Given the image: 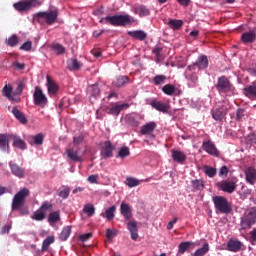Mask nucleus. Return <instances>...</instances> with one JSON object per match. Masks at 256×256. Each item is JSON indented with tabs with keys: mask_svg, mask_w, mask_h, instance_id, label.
Listing matches in <instances>:
<instances>
[{
	"mask_svg": "<svg viewBox=\"0 0 256 256\" xmlns=\"http://www.w3.org/2000/svg\"><path fill=\"white\" fill-rule=\"evenodd\" d=\"M29 189L23 188L14 195L12 200V211H19L20 215H29V208L25 206V201L29 197Z\"/></svg>",
	"mask_w": 256,
	"mask_h": 256,
	"instance_id": "nucleus-1",
	"label": "nucleus"
},
{
	"mask_svg": "<svg viewBox=\"0 0 256 256\" xmlns=\"http://www.w3.org/2000/svg\"><path fill=\"white\" fill-rule=\"evenodd\" d=\"M23 89H25V81L20 80L17 82V88L15 91H13L12 85H5L2 89V95L9 99V101H12V103H20Z\"/></svg>",
	"mask_w": 256,
	"mask_h": 256,
	"instance_id": "nucleus-2",
	"label": "nucleus"
},
{
	"mask_svg": "<svg viewBox=\"0 0 256 256\" xmlns=\"http://www.w3.org/2000/svg\"><path fill=\"white\" fill-rule=\"evenodd\" d=\"M109 23L113 27H127V25H133L135 23V18H133L129 14L125 15H114V16H106L100 20V23Z\"/></svg>",
	"mask_w": 256,
	"mask_h": 256,
	"instance_id": "nucleus-3",
	"label": "nucleus"
},
{
	"mask_svg": "<svg viewBox=\"0 0 256 256\" xmlns=\"http://www.w3.org/2000/svg\"><path fill=\"white\" fill-rule=\"evenodd\" d=\"M256 223V207H251L244 215L240 218V226L243 231L245 229H251Z\"/></svg>",
	"mask_w": 256,
	"mask_h": 256,
	"instance_id": "nucleus-4",
	"label": "nucleus"
},
{
	"mask_svg": "<svg viewBox=\"0 0 256 256\" xmlns=\"http://www.w3.org/2000/svg\"><path fill=\"white\" fill-rule=\"evenodd\" d=\"M214 207L217 213H223L224 215H229L233 208H231V204L224 196H215L213 197Z\"/></svg>",
	"mask_w": 256,
	"mask_h": 256,
	"instance_id": "nucleus-5",
	"label": "nucleus"
},
{
	"mask_svg": "<svg viewBox=\"0 0 256 256\" xmlns=\"http://www.w3.org/2000/svg\"><path fill=\"white\" fill-rule=\"evenodd\" d=\"M57 17H59V11L57 10H51L49 12H38L36 15H34V19H38L39 22L44 19L47 25H53V23L57 21Z\"/></svg>",
	"mask_w": 256,
	"mask_h": 256,
	"instance_id": "nucleus-6",
	"label": "nucleus"
},
{
	"mask_svg": "<svg viewBox=\"0 0 256 256\" xmlns=\"http://www.w3.org/2000/svg\"><path fill=\"white\" fill-rule=\"evenodd\" d=\"M216 89L218 93H231L235 89L233 84L229 80L227 76H221L218 78V82L216 84Z\"/></svg>",
	"mask_w": 256,
	"mask_h": 256,
	"instance_id": "nucleus-7",
	"label": "nucleus"
},
{
	"mask_svg": "<svg viewBox=\"0 0 256 256\" xmlns=\"http://www.w3.org/2000/svg\"><path fill=\"white\" fill-rule=\"evenodd\" d=\"M33 97L35 105L42 108L47 107V103H49V100L47 99V96L43 93V90H41L39 87L35 88Z\"/></svg>",
	"mask_w": 256,
	"mask_h": 256,
	"instance_id": "nucleus-8",
	"label": "nucleus"
},
{
	"mask_svg": "<svg viewBox=\"0 0 256 256\" xmlns=\"http://www.w3.org/2000/svg\"><path fill=\"white\" fill-rule=\"evenodd\" d=\"M124 223L131 235L132 241H137V239H139V226L137 225V221L128 220L127 222Z\"/></svg>",
	"mask_w": 256,
	"mask_h": 256,
	"instance_id": "nucleus-9",
	"label": "nucleus"
},
{
	"mask_svg": "<svg viewBox=\"0 0 256 256\" xmlns=\"http://www.w3.org/2000/svg\"><path fill=\"white\" fill-rule=\"evenodd\" d=\"M113 151H115V146L112 145L111 141H106L102 146L100 155L103 159H109L113 157Z\"/></svg>",
	"mask_w": 256,
	"mask_h": 256,
	"instance_id": "nucleus-10",
	"label": "nucleus"
},
{
	"mask_svg": "<svg viewBox=\"0 0 256 256\" xmlns=\"http://www.w3.org/2000/svg\"><path fill=\"white\" fill-rule=\"evenodd\" d=\"M202 149L208 153V155H212L213 157H219V150L215 147V143L211 140L204 141L202 144Z\"/></svg>",
	"mask_w": 256,
	"mask_h": 256,
	"instance_id": "nucleus-11",
	"label": "nucleus"
},
{
	"mask_svg": "<svg viewBox=\"0 0 256 256\" xmlns=\"http://www.w3.org/2000/svg\"><path fill=\"white\" fill-rule=\"evenodd\" d=\"M120 213L124 217V223H127V221H131V219H133V210L127 203L121 204Z\"/></svg>",
	"mask_w": 256,
	"mask_h": 256,
	"instance_id": "nucleus-12",
	"label": "nucleus"
},
{
	"mask_svg": "<svg viewBox=\"0 0 256 256\" xmlns=\"http://www.w3.org/2000/svg\"><path fill=\"white\" fill-rule=\"evenodd\" d=\"M217 185L219 189L225 193H233L235 189H237V185H235V182L233 181L224 180L222 182H218Z\"/></svg>",
	"mask_w": 256,
	"mask_h": 256,
	"instance_id": "nucleus-13",
	"label": "nucleus"
},
{
	"mask_svg": "<svg viewBox=\"0 0 256 256\" xmlns=\"http://www.w3.org/2000/svg\"><path fill=\"white\" fill-rule=\"evenodd\" d=\"M14 9L19 12L23 11H31L33 7V0H28V1H20L17 3L13 4Z\"/></svg>",
	"mask_w": 256,
	"mask_h": 256,
	"instance_id": "nucleus-14",
	"label": "nucleus"
},
{
	"mask_svg": "<svg viewBox=\"0 0 256 256\" xmlns=\"http://www.w3.org/2000/svg\"><path fill=\"white\" fill-rule=\"evenodd\" d=\"M66 155L70 161H73L74 163H83V156L79 154L78 150H75L74 148H69L66 150Z\"/></svg>",
	"mask_w": 256,
	"mask_h": 256,
	"instance_id": "nucleus-15",
	"label": "nucleus"
},
{
	"mask_svg": "<svg viewBox=\"0 0 256 256\" xmlns=\"http://www.w3.org/2000/svg\"><path fill=\"white\" fill-rule=\"evenodd\" d=\"M47 89H48V94L50 95V97H55V95H57L58 91H59V86L57 85V83H55V81L53 80V78H51V76H47Z\"/></svg>",
	"mask_w": 256,
	"mask_h": 256,
	"instance_id": "nucleus-16",
	"label": "nucleus"
},
{
	"mask_svg": "<svg viewBox=\"0 0 256 256\" xmlns=\"http://www.w3.org/2000/svg\"><path fill=\"white\" fill-rule=\"evenodd\" d=\"M132 11L135 15H139V17H149L151 15V10L145 5L134 6Z\"/></svg>",
	"mask_w": 256,
	"mask_h": 256,
	"instance_id": "nucleus-17",
	"label": "nucleus"
},
{
	"mask_svg": "<svg viewBox=\"0 0 256 256\" xmlns=\"http://www.w3.org/2000/svg\"><path fill=\"white\" fill-rule=\"evenodd\" d=\"M172 153V159L175 163H179L180 165H183L185 161H187V155L179 150H171Z\"/></svg>",
	"mask_w": 256,
	"mask_h": 256,
	"instance_id": "nucleus-18",
	"label": "nucleus"
},
{
	"mask_svg": "<svg viewBox=\"0 0 256 256\" xmlns=\"http://www.w3.org/2000/svg\"><path fill=\"white\" fill-rule=\"evenodd\" d=\"M193 67H197L199 71H202L203 69H207L209 67V59L207 58L206 55H201L198 57Z\"/></svg>",
	"mask_w": 256,
	"mask_h": 256,
	"instance_id": "nucleus-19",
	"label": "nucleus"
},
{
	"mask_svg": "<svg viewBox=\"0 0 256 256\" xmlns=\"http://www.w3.org/2000/svg\"><path fill=\"white\" fill-rule=\"evenodd\" d=\"M151 106L153 107V109H156V111H160V113H169L170 106L168 103L153 100L151 102Z\"/></svg>",
	"mask_w": 256,
	"mask_h": 256,
	"instance_id": "nucleus-20",
	"label": "nucleus"
},
{
	"mask_svg": "<svg viewBox=\"0 0 256 256\" xmlns=\"http://www.w3.org/2000/svg\"><path fill=\"white\" fill-rule=\"evenodd\" d=\"M245 175H246L247 183H249L250 185H255V183H256V169H255V167H253V166L248 167L245 171Z\"/></svg>",
	"mask_w": 256,
	"mask_h": 256,
	"instance_id": "nucleus-21",
	"label": "nucleus"
},
{
	"mask_svg": "<svg viewBox=\"0 0 256 256\" xmlns=\"http://www.w3.org/2000/svg\"><path fill=\"white\" fill-rule=\"evenodd\" d=\"M87 94L90 99H97L99 95H101V88H99V84L90 85L87 87Z\"/></svg>",
	"mask_w": 256,
	"mask_h": 256,
	"instance_id": "nucleus-22",
	"label": "nucleus"
},
{
	"mask_svg": "<svg viewBox=\"0 0 256 256\" xmlns=\"http://www.w3.org/2000/svg\"><path fill=\"white\" fill-rule=\"evenodd\" d=\"M11 113L12 115H14L15 119L19 121V123H21L22 125H27V117L25 116V114H23V112H21V110H19L18 107H14Z\"/></svg>",
	"mask_w": 256,
	"mask_h": 256,
	"instance_id": "nucleus-23",
	"label": "nucleus"
},
{
	"mask_svg": "<svg viewBox=\"0 0 256 256\" xmlns=\"http://www.w3.org/2000/svg\"><path fill=\"white\" fill-rule=\"evenodd\" d=\"M241 247H243V243L239 240L230 239L227 243L228 251H232L233 253H237V251H241Z\"/></svg>",
	"mask_w": 256,
	"mask_h": 256,
	"instance_id": "nucleus-24",
	"label": "nucleus"
},
{
	"mask_svg": "<svg viewBox=\"0 0 256 256\" xmlns=\"http://www.w3.org/2000/svg\"><path fill=\"white\" fill-rule=\"evenodd\" d=\"M124 109H129V104H116L109 108V115L117 116Z\"/></svg>",
	"mask_w": 256,
	"mask_h": 256,
	"instance_id": "nucleus-25",
	"label": "nucleus"
},
{
	"mask_svg": "<svg viewBox=\"0 0 256 256\" xmlns=\"http://www.w3.org/2000/svg\"><path fill=\"white\" fill-rule=\"evenodd\" d=\"M255 39H256V34L253 31H249L241 35V41L245 45L249 43H255Z\"/></svg>",
	"mask_w": 256,
	"mask_h": 256,
	"instance_id": "nucleus-26",
	"label": "nucleus"
},
{
	"mask_svg": "<svg viewBox=\"0 0 256 256\" xmlns=\"http://www.w3.org/2000/svg\"><path fill=\"white\" fill-rule=\"evenodd\" d=\"M128 35L129 37H132V39H137L138 41H145V39H147V33L143 30L129 31Z\"/></svg>",
	"mask_w": 256,
	"mask_h": 256,
	"instance_id": "nucleus-27",
	"label": "nucleus"
},
{
	"mask_svg": "<svg viewBox=\"0 0 256 256\" xmlns=\"http://www.w3.org/2000/svg\"><path fill=\"white\" fill-rule=\"evenodd\" d=\"M12 136L0 134V149L1 151H9V140Z\"/></svg>",
	"mask_w": 256,
	"mask_h": 256,
	"instance_id": "nucleus-28",
	"label": "nucleus"
},
{
	"mask_svg": "<svg viewBox=\"0 0 256 256\" xmlns=\"http://www.w3.org/2000/svg\"><path fill=\"white\" fill-rule=\"evenodd\" d=\"M156 128L157 124L155 122H149L146 125L142 126L141 133L142 135H151Z\"/></svg>",
	"mask_w": 256,
	"mask_h": 256,
	"instance_id": "nucleus-29",
	"label": "nucleus"
},
{
	"mask_svg": "<svg viewBox=\"0 0 256 256\" xmlns=\"http://www.w3.org/2000/svg\"><path fill=\"white\" fill-rule=\"evenodd\" d=\"M117 211V207L115 205L108 208L105 213L101 214V217L107 219V221H113L115 219V212Z\"/></svg>",
	"mask_w": 256,
	"mask_h": 256,
	"instance_id": "nucleus-30",
	"label": "nucleus"
},
{
	"mask_svg": "<svg viewBox=\"0 0 256 256\" xmlns=\"http://www.w3.org/2000/svg\"><path fill=\"white\" fill-rule=\"evenodd\" d=\"M193 247H195V243L191 241L181 242L178 245V253H180V255H183L186 251H189V249Z\"/></svg>",
	"mask_w": 256,
	"mask_h": 256,
	"instance_id": "nucleus-31",
	"label": "nucleus"
},
{
	"mask_svg": "<svg viewBox=\"0 0 256 256\" xmlns=\"http://www.w3.org/2000/svg\"><path fill=\"white\" fill-rule=\"evenodd\" d=\"M127 125L130 127H139V116L134 114H129L125 117Z\"/></svg>",
	"mask_w": 256,
	"mask_h": 256,
	"instance_id": "nucleus-32",
	"label": "nucleus"
},
{
	"mask_svg": "<svg viewBox=\"0 0 256 256\" xmlns=\"http://www.w3.org/2000/svg\"><path fill=\"white\" fill-rule=\"evenodd\" d=\"M243 93L249 99H256V85L253 84L244 88Z\"/></svg>",
	"mask_w": 256,
	"mask_h": 256,
	"instance_id": "nucleus-33",
	"label": "nucleus"
},
{
	"mask_svg": "<svg viewBox=\"0 0 256 256\" xmlns=\"http://www.w3.org/2000/svg\"><path fill=\"white\" fill-rule=\"evenodd\" d=\"M10 167H11V171L13 173V175H15L16 177H24L25 175V171L23 170V168L19 167V165L10 162Z\"/></svg>",
	"mask_w": 256,
	"mask_h": 256,
	"instance_id": "nucleus-34",
	"label": "nucleus"
},
{
	"mask_svg": "<svg viewBox=\"0 0 256 256\" xmlns=\"http://www.w3.org/2000/svg\"><path fill=\"white\" fill-rule=\"evenodd\" d=\"M125 185H127V187L130 189H133V187H139V185H141V180L135 177H127L125 180Z\"/></svg>",
	"mask_w": 256,
	"mask_h": 256,
	"instance_id": "nucleus-35",
	"label": "nucleus"
},
{
	"mask_svg": "<svg viewBox=\"0 0 256 256\" xmlns=\"http://www.w3.org/2000/svg\"><path fill=\"white\" fill-rule=\"evenodd\" d=\"M67 69L69 71H79L81 69V63L77 59H71L68 61Z\"/></svg>",
	"mask_w": 256,
	"mask_h": 256,
	"instance_id": "nucleus-36",
	"label": "nucleus"
},
{
	"mask_svg": "<svg viewBox=\"0 0 256 256\" xmlns=\"http://www.w3.org/2000/svg\"><path fill=\"white\" fill-rule=\"evenodd\" d=\"M168 25L173 31H179L183 27V20L172 19L168 22Z\"/></svg>",
	"mask_w": 256,
	"mask_h": 256,
	"instance_id": "nucleus-37",
	"label": "nucleus"
},
{
	"mask_svg": "<svg viewBox=\"0 0 256 256\" xmlns=\"http://www.w3.org/2000/svg\"><path fill=\"white\" fill-rule=\"evenodd\" d=\"M129 81V77L127 76H119L117 77L114 81H113V86L114 87H123V85H125V83H127Z\"/></svg>",
	"mask_w": 256,
	"mask_h": 256,
	"instance_id": "nucleus-38",
	"label": "nucleus"
},
{
	"mask_svg": "<svg viewBox=\"0 0 256 256\" xmlns=\"http://www.w3.org/2000/svg\"><path fill=\"white\" fill-rule=\"evenodd\" d=\"M225 115H227V112L222 109L212 111V117L215 121H223V117H225Z\"/></svg>",
	"mask_w": 256,
	"mask_h": 256,
	"instance_id": "nucleus-39",
	"label": "nucleus"
},
{
	"mask_svg": "<svg viewBox=\"0 0 256 256\" xmlns=\"http://www.w3.org/2000/svg\"><path fill=\"white\" fill-rule=\"evenodd\" d=\"M45 141V135L43 133H38L35 136H33V145H36V147H41Z\"/></svg>",
	"mask_w": 256,
	"mask_h": 256,
	"instance_id": "nucleus-40",
	"label": "nucleus"
},
{
	"mask_svg": "<svg viewBox=\"0 0 256 256\" xmlns=\"http://www.w3.org/2000/svg\"><path fill=\"white\" fill-rule=\"evenodd\" d=\"M51 49L57 55H65L66 53V49L64 48V46L59 43L52 44Z\"/></svg>",
	"mask_w": 256,
	"mask_h": 256,
	"instance_id": "nucleus-41",
	"label": "nucleus"
},
{
	"mask_svg": "<svg viewBox=\"0 0 256 256\" xmlns=\"http://www.w3.org/2000/svg\"><path fill=\"white\" fill-rule=\"evenodd\" d=\"M5 43L8 47H17V45H19V37L13 34L11 37L5 40Z\"/></svg>",
	"mask_w": 256,
	"mask_h": 256,
	"instance_id": "nucleus-42",
	"label": "nucleus"
},
{
	"mask_svg": "<svg viewBox=\"0 0 256 256\" xmlns=\"http://www.w3.org/2000/svg\"><path fill=\"white\" fill-rule=\"evenodd\" d=\"M162 91L165 95H169L170 97L175 95V91H177V88L173 86V84H166L163 86Z\"/></svg>",
	"mask_w": 256,
	"mask_h": 256,
	"instance_id": "nucleus-43",
	"label": "nucleus"
},
{
	"mask_svg": "<svg viewBox=\"0 0 256 256\" xmlns=\"http://www.w3.org/2000/svg\"><path fill=\"white\" fill-rule=\"evenodd\" d=\"M55 243V236H48L42 244V251H48L49 247Z\"/></svg>",
	"mask_w": 256,
	"mask_h": 256,
	"instance_id": "nucleus-44",
	"label": "nucleus"
},
{
	"mask_svg": "<svg viewBox=\"0 0 256 256\" xmlns=\"http://www.w3.org/2000/svg\"><path fill=\"white\" fill-rule=\"evenodd\" d=\"M71 235V226H66L63 228L62 232L59 235L60 241H67Z\"/></svg>",
	"mask_w": 256,
	"mask_h": 256,
	"instance_id": "nucleus-45",
	"label": "nucleus"
},
{
	"mask_svg": "<svg viewBox=\"0 0 256 256\" xmlns=\"http://www.w3.org/2000/svg\"><path fill=\"white\" fill-rule=\"evenodd\" d=\"M60 220L61 214L59 213V211L52 212L48 216V223H50L51 225H53V223H57Z\"/></svg>",
	"mask_w": 256,
	"mask_h": 256,
	"instance_id": "nucleus-46",
	"label": "nucleus"
},
{
	"mask_svg": "<svg viewBox=\"0 0 256 256\" xmlns=\"http://www.w3.org/2000/svg\"><path fill=\"white\" fill-rule=\"evenodd\" d=\"M192 187L196 191H203L205 189V182L201 179L192 180Z\"/></svg>",
	"mask_w": 256,
	"mask_h": 256,
	"instance_id": "nucleus-47",
	"label": "nucleus"
},
{
	"mask_svg": "<svg viewBox=\"0 0 256 256\" xmlns=\"http://www.w3.org/2000/svg\"><path fill=\"white\" fill-rule=\"evenodd\" d=\"M11 139H13V146L17 147L18 149H25V141L17 136L11 135Z\"/></svg>",
	"mask_w": 256,
	"mask_h": 256,
	"instance_id": "nucleus-48",
	"label": "nucleus"
},
{
	"mask_svg": "<svg viewBox=\"0 0 256 256\" xmlns=\"http://www.w3.org/2000/svg\"><path fill=\"white\" fill-rule=\"evenodd\" d=\"M203 171H204L205 175H207L210 178H213V177H215V175H217V169L213 168L209 165H205L203 168Z\"/></svg>",
	"mask_w": 256,
	"mask_h": 256,
	"instance_id": "nucleus-49",
	"label": "nucleus"
},
{
	"mask_svg": "<svg viewBox=\"0 0 256 256\" xmlns=\"http://www.w3.org/2000/svg\"><path fill=\"white\" fill-rule=\"evenodd\" d=\"M209 252V244L208 243H205L203 245V247L197 249L193 256H203V255H206L207 253Z\"/></svg>",
	"mask_w": 256,
	"mask_h": 256,
	"instance_id": "nucleus-50",
	"label": "nucleus"
},
{
	"mask_svg": "<svg viewBox=\"0 0 256 256\" xmlns=\"http://www.w3.org/2000/svg\"><path fill=\"white\" fill-rule=\"evenodd\" d=\"M131 155V151L129 147L120 148L118 155L116 157H120V159H125V157H129Z\"/></svg>",
	"mask_w": 256,
	"mask_h": 256,
	"instance_id": "nucleus-51",
	"label": "nucleus"
},
{
	"mask_svg": "<svg viewBox=\"0 0 256 256\" xmlns=\"http://www.w3.org/2000/svg\"><path fill=\"white\" fill-rule=\"evenodd\" d=\"M167 81V76L157 75L153 78L154 85H163Z\"/></svg>",
	"mask_w": 256,
	"mask_h": 256,
	"instance_id": "nucleus-52",
	"label": "nucleus"
},
{
	"mask_svg": "<svg viewBox=\"0 0 256 256\" xmlns=\"http://www.w3.org/2000/svg\"><path fill=\"white\" fill-rule=\"evenodd\" d=\"M83 211L88 214V217H93V215H95V206L92 204H86Z\"/></svg>",
	"mask_w": 256,
	"mask_h": 256,
	"instance_id": "nucleus-53",
	"label": "nucleus"
},
{
	"mask_svg": "<svg viewBox=\"0 0 256 256\" xmlns=\"http://www.w3.org/2000/svg\"><path fill=\"white\" fill-rule=\"evenodd\" d=\"M35 221H43L45 219V212L43 210H38L34 213Z\"/></svg>",
	"mask_w": 256,
	"mask_h": 256,
	"instance_id": "nucleus-54",
	"label": "nucleus"
},
{
	"mask_svg": "<svg viewBox=\"0 0 256 256\" xmlns=\"http://www.w3.org/2000/svg\"><path fill=\"white\" fill-rule=\"evenodd\" d=\"M243 117H245V109L238 108L236 111V121H243Z\"/></svg>",
	"mask_w": 256,
	"mask_h": 256,
	"instance_id": "nucleus-55",
	"label": "nucleus"
},
{
	"mask_svg": "<svg viewBox=\"0 0 256 256\" xmlns=\"http://www.w3.org/2000/svg\"><path fill=\"white\" fill-rule=\"evenodd\" d=\"M69 193H70L69 187H64L63 190H60V192L58 193V195H59V197H61L62 199H67V197H69Z\"/></svg>",
	"mask_w": 256,
	"mask_h": 256,
	"instance_id": "nucleus-56",
	"label": "nucleus"
},
{
	"mask_svg": "<svg viewBox=\"0 0 256 256\" xmlns=\"http://www.w3.org/2000/svg\"><path fill=\"white\" fill-rule=\"evenodd\" d=\"M89 239H93V233L81 234L79 236V240L82 241V243L89 241Z\"/></svg>",
	"mask_w": 256,
	"mask_h": 256,
	"instance_id": "nucleus-57",
	"label": "nucleus"
},
{
	"mask_svg": "<svg viewBox=\"0 0 256 256\" xmlns=\"http://www.w3.org/2000/svg\"><path fill=\"white\" fill-rule=\"evenodd\" d=\"M83 141H85V136H83V135H79V136H75L74 138H73V144L74 145H81V143L83 142Z\"/></svg>",
	"mask_w": 256,
	"mask_h": 256,
	"instance_id": "nucleus-58",
	"label": "nucleus"
},
{
	"mask_svg": "<svg viewBox=\"0 0 256 256\" xmlns=\"http://www.w3.org/2000/svg\"><path fill=\"white\" fill-rule=\"evenodd\" d=\"M227 175H229V168L222 166L219 170V177H227Z\"/></svg>",
	"mask_w": 256,
	"mask_h": 256,
	"instance_id": "nucleus-59",
	"label": "nucleus"
},
{
	"mask_svg": "<svg viewBox=\"0 0 256 256\" xmlns=\"http://www.w3.org/2000/svg\"><path fill=\"white\" fill-rule=\"evenodd\" d=\"M249 241H250L251 245H256V228H254V229L250 232Z\"/></svg>",
	"mask_w": 256,
	"mask_h": 256,
	"instance_id": "nucleus-60",
	"label": "nucleus"
},
{
	"mask_svg": "<svg viewBox=\"0 0 256 256\" xmlns=\"http://www.w3.org/2000/svg\"><path fill=\"white\" fill-rule=\"evenodd\" d=\"M32 43L31 41L25 42L22 46H20V51H31Z\"/></svg>",
	"mask_w": 256,
	"mask_h": 256,
	"instance_id": "nucleus-61",
	"label": "nucleus"
},
{
	"mask_svg": "<svg viewBox=\"0 0 256 256\" xmlns=\"http://www.w3.org/2000/svg\"><path fill=\"white\" fill-rule=\"evenodd\" d=\"M51 209H53V204L48 203V202L42 204V206L40 208V210L43 211L44 213H45V211H51Z\"/></svg>",
	"mask_w": 256,
	"mask_h": 256,
	"instance_id": "nucleus-62",
	"label": "nucleus"
},
{
	"mask_svg": "<svg viewBox=\"0 0 256 256\" xmlns=\"http://www.w3.org/2000/svg\"><path fill=\"white\" fill-rule=\"evenodd\" d=\"M12 65L15 69H18V71H23L25 69V65L23 63L13 62Z\"/></svg>",
	"mask_w": 256,
	"mask_h": 256,
	"instance_id": "nucleus-63",
	"label": "nucleus"
},
{
	"mask_svg": "<svg viewBox=\"0 0 256 256\" xmlns=\"http://www.w3.org/2000/svg\"><path fill=\"white\" fill-rule=\"evenodd\" d=\"M189 81L193 82L194 85L197 84V82L199 81V77L197 76L196 73H192L189 77H188Z\"/></svg>",
	"mask_w": 256,
	"mask_h": 256,
	"instance_id": "nucleus-64",
	"label": "nucleus"
}]
</instances>
